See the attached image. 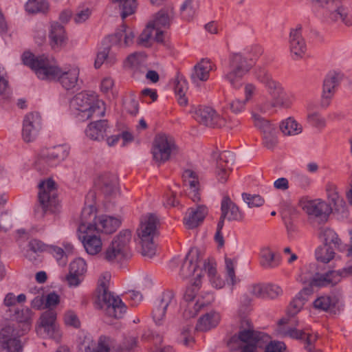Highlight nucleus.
<instances>
[{
    "mask_svg": "<svg viewBox=\"0 0 352 352\" xmlns=\"http://www.w3.org/2000/svg\"><path fill=\"white\" fill-rule=\"evenodd\" d=\"M96 192L89 191L85 199V206L80 217V221L94 230L97 233L111 234L120 226V219L107 214H98L96 206Z\"/></svg>",
    "mask_w": 352,
    "mask_h": 352,
    "instance_id": "nucleus-1",
    "label": "nucleus"
},
{
    "mask_svg": "<svg viewBox=\"0 0 352 352\" xmlns=\"http://www.w3.org/2000/svg\"><path fill=\"white\" fill-rule=\"evenodd\" d=\"M265 338H267V336L255 331L251 322L245 319L241 321L238 336H234L230 339L228 346L231 351L257 352V347L262 346Z\"/></svg>",
    "mask_w": 352,
    "mask_h": 352,
    "instance_id": "nucleus-2",
    "label": "nucleus"
},
{
    "mask_svg": "<svg viewBox=\"0 0 352 352\" xmlns=\"http://www.w3.org/2000/svg\"><path fill=\"white\" fill-rule=\"evenodd\" d=\"M111 274L103 273L98 280L97 292V303L101 309H104L106 314L114 318H120L126 312V307L118 296H114L108 291Z\"/></svg>",
    "mask_w": 352,
    "mask_h": 352,
    "instance_id": "nucleus-3",
    "label": "nucleus"
},
{
    "mask_svg": "<svg viewBox=\"0 0 352 352\" xmlns=\"http://www.w3.org/2000/svg\"><path fill=\"white\" fill-rule=\"evenodd\" d=\"M23 63L29 67L41 80L54 81L60 74V68L53 57L45 54L35 56L25 52L21 56Z\"/></svg>",
    "mask_w": 352,
    "mask_h": 352,
    "instance_id": "nucleus-4",
    "label": "nucleus"
},
{
    "mask_svg": "<svg viewBox=\"0 0 352 352\" xmlns=\"http://www.w3.org/2000/svg\"><path fill=\"white\" fill-rule=\"evenodd\" d=\"M71 106L78 112V116L82 120L94 117L101 118L104 115V103L92 93L78 94L72 99Z\"/></svg>",
    "mask_w": 352,
    "mask_h": 352,
    "instance_id": "nucleus-5",
    "label": "nucleus"
},
{
    "mask_svg": "<svg viewBox=\"0 0 352 352\" xmlns=\"http://www.w3.org/2000/svg\"><path fill=\"white\" fill-rule=\"evenodd\" d=\"M159 220L155 215L143 216L137 230L138 242L141 246V253L144 256L152 257L156 253L154 237L157 234Z\"/></svg>",
    "mask_w": 352,
    "mask_h": 352,
    "instance_id": "nucleus-6",
    "label": "nucleus"
},
{
    "mask_svg": "<svg viewBox=\"0 0 352 352\" xmlns=\"http://www.w3.org/2000/svg\"><path fill=\"white\" fill-rule=\"evenodd\" d=\"M256 77L265 84L271 96L270 102L263 103V111H269L272 108H289L291 107L293 97L285 91L279 82L274 80L264 70L260 71L259 74H256Z\"/></svg>",
    "mask_w": 352,
    "mask_h": 352,
    "instance_id": "nucleus-7",
    "label": "nucleus"
},
{
    "mask_svg": "<svg viewBox=\"0 0 352 352\" xmlns=\"http://www.w3.org/2000/svg\"><path fill=\"white\" fill-rule=\"evenodd\" d=\"M193 118L200 124L212 128H221L226 125L233 127L239 124L238 120H233L226 112H223L220 115L212 107L206 106H199L195 108Z\"/></svg>",
    "mask_w": 352,
    "mask_h": 352,
    "instance_id": "nucleus-8",
    "label": "nucleus"
},
{
    "mask_svg": "<svg viewBox=\"0 0 352 352\" xmlns=\"http://www.w3.org/2000/svg\"><path fill=\"white\" fill-rule=\"evenodd\" d=\"M200 285L201 280H195L185 292L184 299L187 305L184 311V316L187 318L197 316L199 311L208 307L212 301V297L210 294L198 295L197 292Z\"/></svg>",
    "mask_w": 352,
    "mask_h": 352,
    "instance_id": "nucleus-9",
    "label": "nucleus"
},
{
    "mask_svg": "<svg viewBox=\"0 0 352 352\" xmlns=\"http://www.w3.org/2000/svg\"><path fill=\"white\" fill-rule=\"evenodd\" d=\"M180 153L175 139L165 133L157 134L153 143L152 154L157 163H165Z\"/></svg>",
    "mask_w": 352,
    "mask_h": 352,
    "instance_id": "nucleus-10",
    "label": "nucleus"
},
{
    "mask_svg": "<svg viewBox=\"0 0 352 352\" xmlns=\"http://www.w3.org/2000/svg\"><path fill=\"white\" fill-rule=\"evenodd\" d=\"M131 232L128 230L121 231L114 237L105 250L103 257L109 262L120 261L131 255L130 242Z\"/></svg>",
    "mask_w": 352,
    "mask_h": 352,
    "instance_id": "nucleus-11",
    "label": "nucleus"
},
{
    "mask_svg": "<svg viewBox=\"0 0 352 352\" xmlns=\"http://www.w3.org/2000/svg\"><path fill=\"white\" fill-rule=\"evenodd\" d=\"M67 155V147L63 145L43 148L34 162L35 167L38 171L45 173Z\"/></svg>",
    "mask_w": 352,
    "mask_h": 352,
    "instance_id": "nucleus-12",
    "label": "nucleus"
},
{
    "mask_svg": "<svg viewBox=\"0 0 352 352\" xmlns=\"http://www.w3.org/2000/svg\"><path fill=\"white\" fill-rule=\"evenodd\" d=\"M254 65L252 59L243 57L241 54H232L230 58L229 70L226 78L234 87L240 85L245 75L251 69Z\"/></svg>",
    "mask_w": 352,
    "mask_h": 352,
    "instance_id": "nucleus-13",
    "label": "nucleus"
},
{
    "mask_svg": "<svg viewBox=\"0 0 352 352\" xmlns=\"http://www.w3.org/2000/svg\"><path fill=\"white\" fill-rule=\"evenodd\" d=\"M91 226H89L79 220L77 230L78 239L82 243L86 252L91 256H95L101 252L103 247L102 239Z\"/></svg>",
    "mask_w": 352,
    "mask_h": 352,
    "instance_id": "nucleus-14",
    "label": "nucleus"
},
{
    "mask_svg": "<svg viewBox=\"0 0 352 352\" xmlns=\"http://www.w3.org/2000/svg\"><path fill=\"white\" fill-rule=\"evenodd\" d=\"M38 199L44 212L54 211L58 201L57 188L52 179L43 180L39 184Z\"/></svg>",
    "mask_w": 352,
    "mask_h": 352,
    "instance_id": "nucleus-15",
    "label": "nucleus"
},
{
    "mask_svg": "<svg viewBox=\"0 0 352 352\" xmlns=\"http://www.w3.org/2000/svg\"><path fill=\"white\" fill-rule=\"evenodd\" d=\"M36 331L43 337H49L55 340H59L61 338L62 333L56 321L55 311L49 309L43 313L39 318Z\"/></svg>",
    "mask_w": 352,
    "mask_h": 352,
    "instance_id": "nucleus-16",
    "label": "nucleus"
},
{
    "mask_svg": "<svg viewBox=\"0 0 352 352\" xmlns=\"http://www.w3.org/2000/svg\"><path fill=\"white\" fill-rule=\"evenodd\" d=\"M43 126L41 116L38 112L28 113L23 120L22 135L26 142H32L38 136Z\"/></svg>",
    "mask_w": 352,
    "mask_h": 352,
    "instance_id": "nucleus-17",
    "label": "nucleus"
},
{
    "mask_svg": "<svg viewBox=\"0 0 352 352\" xmlns=\"http://www.w3.org/2000/svg\"><path fill=\"white\" fill-rule=\"evenodd\" d=\"M199 252L197 250H190L187 254L180 270L181 276L184 278L194 277L201 280L202 270L199 266Z\"/></svg>",
    "mask_w": 352,
    "mask_h": 352,
    "instance_id": "nucleus-18",
    "label": "nucleus"
},
{
    "mask_svg": "<svg viewBox=\"0 0 352 352\" xmlns=\"http://www.w3.org/2000/svg\"><path fill=\"white\" fill-rule=\"evenodd\" d=\"M300 208L309 216L327 218L331 212L329 206L322 199L309 200L302 198L300 200Z\"/></svg>",
    "mask_w": 352,
    "mask_h": 352,
    "instance_id": "nucleus-19",
    "label": "nucleus"
},
{
    "mask_svg": "<svg viewBox=\"0 0 352 352\" xmlns=\"http://www.w3.org/2000/svg\"><path fill=\"white\" fill-rule=\"evenodd\" d=\"M95 188L98 193L111 196L118 191V178L114 174L104 173L95 180Z\"/></svg>",
    "mask_w": 352,
    "mask_h": 352,
    "instance_id": "nucleus-20",
    "label": "nucleus"
},
{
    "mask_svg": "<svg viewBox=\"0 0 352 352\" xmlns=\"http://www.w3.org/2000/svg\"><path fill=\"white\" fill-rule=\"evenodd\" d=\"M289 48L296 58H302L307 52V45L302 36V26L298 25L292 28L289 34Z\"/></svg>",
    "mask_w": 352,
    "mask_h": 352,
    "instance_id": "nucleus-21",
    "label": "nucleus"
},
{
    "mask_svg": "<svg viewBox=\"0 0 352 352\" xmlns=\"http://www.w3.org/2000/svg\"><path fill=\"white\" fill-rule=\"evenodd\" d=\"M184 185L186 186L188 196L194 202L201 200L199 192V182L198 176L192 170H186L182 175Z\"/></svg>",
    "mask_w": 352,
    "mask_h": 352,
    "instance_id": "nucleus-22",
    "label": "nucleus"
},
{
    "mask_svg": "<svg viewBox=\"0 0 352 352\" xmlns=\"http://www.w3.org/2000/svg\"><path fill=\"white\" fill-rule=\"evenodd\" d=\"M316 3L321 6H327L329 10L335 8L334 11L330 13V17L333 21L341 19L346 25H352V15H349L346 10L339 6L340 2L338 0H315Z\"/></svg>",
    "mask_w": 352,
    "mask_h": 352,
    "instance_id": "nucleus-23",
    "label": "nucleus"
},
{
    "mask_svg": "<svg viewBox=\"0 0 352 352\" xmlns=\"http://www.w3.org/2000/svg\"><path fill=\"white\" fill-rule=\"evenodd\" d=\"M340 282L339 274L336 270L324 274H316L310 280L309 286L313 287H332Z\"/></svg>",
    "mask_w": 352,
    "mask_h": 352,
    "instance_id": "nucleus-24",
    "label": "nucleus"
},
{
    "mask_svg": "<svg viewBox=\"0 0 352 352\" xmlns=\"http://www.w3.org/2000/svg\"><path fill=\"white\" fill-rule=\"evenodd\" d=\"M173 14V8L161 10L155 16V19L149 23L156 30L157 42L163 41V32L161 28L169 27Z\"/></svg>",
    "mask_w": 352,
    "mask_h": 352,
    "instance_id": "nucleus-25",
    "label": "nucleus"
},
{
    "mask_svg": "<svg viewBox=\"0 0 352 352\" xmlns=\"http://www.w3.org/2000/svg\"><path fill=\"white\" fill-rule=\"evenodd\" d=\"M208 208L204 205H199L197 209H188L184 218V224L188 229L197 228L208 214Z\"/></svg>",
    "mask_w": 352,
    "mask_h": 352,
    "instance_id": "nucleus-26",
    "label": "nucleus"
},
{
    "mask_svg": "<svg viewBox=\"0 0 352 352\" xmlns=\"http://www.w3.org/2000/svg\"><path fill=\"white\" fill-rule=\"evenodd\" d=\"M10 316L16 322L15 324L22 331V333H27L31 327L32 321V312L28 308L17 307Z\"/></svg>",
    "mask_w": 352,
    "mask_h": 352,
    "instance_id": "nucleus-27",
    "label": "nucleus"
},
{
    "mask_svg": "<svg viewBox=\"0 0 352 352\" xmlns=\"http://www.w3.org/2000/svg\"><path fill=\"white\" fill-rule=\"evenodd\" d=\"M221 320L220 314L211 311L201 316L197 323L196 329L200 331H206L218 325Z\"/></svg>",
    "mask_w": 352,
    "mask_h": 352,
    "instance_id": "nucleus-28",
    "label": "nucleus"
},
{
    "mask_svg": "<svg viewBox=\"0 0 352 352\" xmlns=\"http://www.w3.org/2000/svg\"><path fill=\"white\" fill-rule=\"evenodd\" d=\"M50 45L54 50H59L66 44L67 36L64 28L56 23L52 25L50 34Z\"/></svg>",
    "mask_w": 352,
    "mask_h": 352,
    "instance_id": "nucleus-29",
    "label": "nucleus"
},
{
    "mask_svg": "<svg viewBox=\"0 0 352 352\" xmlns=\"http://www.w3.org/2000/svg\"><path fill=\"white\" fill-rule=\"evenodd\" d=\"M108 39L113 44L122 47H127L133 43L134 34L130 28L123 25L120 30L115 34L109 37Z\"/></svg>",
    "mask_w": 352,
    "mask_h": 352,
    "instance_id": "nucleus-30",
    "label": "nucleus"
},
{
    "mask_svg": "<svg viewBox=\"0 0 352 352\" xmlns=\"http://www.w3.org/2000/svg\"><path fill=\"white\" fill-rule=\"evenodd\" d=\"M79 76V69L72 67L67 71L60 69V74L56 80L67 89L74 87L77 83Z\"/></svg>",
    "mask_w": 352,
    "mask_h": 352,
    "instance_id": "nucleus-31",
    "label": "nucleus"
},
{
    "mask_svg": "<svg viewBox=\"0 0 352 352\" xmlns=\"http://www.w3.org/2000/svg\"><path fill=\"white\" fill-rule=\"evenodd\" d=\"M108 124L107 120H99L90 123L86 131V135L91 140H100L103 139L107 132Z\"/></svg>",
    "mask_w": 352,
    "mask_h": 352,
    "instance_id": "nucleus-32",
    "label": "nucleus"
},
{
    "mask_svg": "<svg viewBox=\"0 0 352 352\" xmlns=\"http://www.w3.org/2000/svg\"><path fill=\"white\" fill-rule=\"evenodd\" d=\"M221 212L230 220H240L243 218L238 206L228 196H224L222 199Z\"/></svg>",
    "mask_w": 352,
    "mask_h": 352,
    "instance_id": "nucleus-33",
    "label": "nucleus"
},
{
    "mask_svg": "<svg viewBox=\"0 0 352 352\" xmlns=\"http://www.w3.org/2000/svg\"><path fill=\"white\" fill-rule=\"evenodd\" d=\"M342 76L337 73L329 74L324 80L322 98L324 99L331 98L335 91L336 87L338 85Z\"/></svg>",
    "mask_w": 352,
    "mask_h": 352,
    "instance_id": "nucleus-34",
    "label": "nucleus"
},
{
    "mask_svg": "<svg viewBox=\"0 0 352 352\" xmlns=\"http://www.w3.org/2000/svg\"><path fill=\"white\" fill-rule=\"evenodd\" d=\"M215 65L208 59H202L195 66L194 78L205 81L209 78L210 72L214 69Z\"/></svg>",
    "mask_w": 352,
    "mask_h": 352,
    "instance_id": "nucleus-35",
    "label": "nucleus"
},
{
    "mask_svg": "<svg viewBox=\"0 0 352 352\" xmlns=\"http://www.w3.org/2000/svg\"><path fill=\"white\" fill-rule=\"evenodd\" d=\"M319 238L323 242L324 245L331 246L333 245L335 248H339L341 245V240L338 234L329 228H322L320 230Z\"/></svg>",
    "mask_w": 352,
    "mask_h": 352,
    "instance_id": "nucleus-36",
    "label": "nucleus"
},
{
    "mask_svg": "<svg viewBox=\"0 0 352 352\" xmlns=\"http://www.w3.org/2000/svg\"><path fill=\"white\" fill-rule=\"evenodd\" d=\"M24 334L14 324H6L0 329V342L11 339H19Z\"/></svg>",
    "mask_w": 352,
    "mask_h": 352,
    "instance_id": "nucleus-37",
    "label": "nucleus"
},
{
    "mask_svg": "<svg viewBox=\"0 0 352 352\" xmlns=\"http://www.w3.org/2000/svg\"><path fill=\"white\" fill-rule=\"evenodd\" d=\"M111 1L118 5L122 19L134 14L138 6L136 0H111Z\"/></svg>",
    "mask_w": 352,
    "mask_h": 352,
    "instance_id": "nucleus-38",
    "label": "nucleus"
},
{
    "mask_svg": "<svg viewBox=\"0 0 352 352\" xmlns=\"http://www.w3.org/2000/svg\"><path fill=\"white\" fill-rule=\"evenodd\" d=\"M263 109V103L256 105L252 111V116L254 124L256 127L258 128L261 131L272 125L268 120L263 118L260 113H265L267 111L262 110Z\"/></svg>",
    "mask_w": 352,
    "mask_h": 352,
    "instance_id": "nucleus-39",
    "label": "nucleus"
},
{
    "mask_svg": "<svg viewBox=\"0 0 352 352\" xmlns=\"http://www.w3.org/2000/svg\"><path fill=\"white\" fill-rule=\"evenodd\" d=\"M280 129L285 135H296L302 131V126L294 119L289 118L282 122Z\"/></svg>",
    "mask_w": 352,
    "mask_h": 352,
    "instance_id": "nucleus-40",
    "label": "nucleus"
},
{
    "mask_svg": "<svg viewBox=\"0 0 352 352\" xmlns=\"http://www.w3.org/2000/svg\"><path fill=\"white\" fill-rule=\"evenodd\" d=\"M263 135V144L267 148H273L277 144L276 129L272 125L261 131Z\"/></svg>",
    "mask_w": 352,
    "mask_h": 352,
    "instance_id": "nucleus-41",
    "label": "nucleus"
},
{
    "mask_svg": "<svg viewBox=\"0 0 352 352\" xmlns=\"http://www.w3.org/2000/svg\"><path fill=\"white\" fill-rule=\"evenodd\" d=\"M283 333H287L291 338L305 340L306 343L310 346L317 340V336L309 332L302 331L298 330L287 331L284 328L281 329Z\"/></svg>",
    "mask_w": 352,
    "mask_h": 352,
    "instance_id": "nucleus-42",
    "label": "nucleus"
},
{
    "mask_svg": "<svg viewBox=\"0 0 352 352\" xmlns=\"http://www.w3.org/2000/svg\"><path fill=\"white\" fill-rule=\"evenodd\" d=\"M335 256V252L331 246L322 245L317 248L316 258L318 261L328 263Z\"/></svg>",
    "mask_w": 352,
    "mask_h": 352,
    "instance_id": "nucleus-43",
    "label": "nucleus"
},
{
    "mask_svg": "<svg viewBox=\"0 0 352 352\" xmlns=\"http://www.w3.org/2000/svg\"><path fill=\"white\" fill-rule=\"evenodd\" d=\"M156 39V30L148 23L146 28L144 30L142 33L140 34L138 42V44L148 47L151 45V41Z\"/></svg>",
    "mask_w": 352,
    "mask_h": 352,
    "instance_id": "nucleus-44",
    "label": "nucleus"
},
{
    "mask_svg": "<svg viewBox=\"0 0 352 352\" xmlns=\"http://www.w3.org/2000/svg\"><path fill=\"white\" fill-rule=\"evenodd\" d=\"M230 172L231 170L228 165V162L224 160L221 155L217 161V177L218 180L221 183H225L228 180Z\"/></svg>",
    "mask_w": 352,
    "mask_h": 352,
    "instance_id": "nucleus-45",
    "label": "nucleus"
},
{
    "mask_svg": "<svg viewBox=\"0 0 352 352\" xmlns=\"http://www.w3.org/2000/svg\"><path fill=\"white\" fill-rule=\"evenodd\" d=\"M336 300L329 296H321L314 302V307L328 311L336 306Z\"/></svg>",
    "mask_w": 352,
    "mask_h": 352,
    "instance_id": "nucleus-46",
    "label": "nucleus"
},
{
    "mask_svg": "<svg viewBox=\"0 0 352 352\" xmlns=\"http://www.w3.org/2000/svg\"><path fill=\"white\" fill-rule=\"evenodd\" d=\"M25 300L26 296L25 294H21L18 296H15L12 293H8L4 298L3 303L6 307H9L8 311L12 313L19 307L17 304L24 302Z\"/></svg>",
    "mask_w": 352,
    "mask_h": 352,
    "instance_id": "nucleus-47",
    "label": "nucleus"
},
{
    "mask_svg": "<svg viewBox=\"0 0 352 352\" xmlns=\"http://www.w3.org/2000/svg\"><path fill=\"white\" fill-rule=\"evenodd\" d=\"M113 341L109 337L102 336L98 338L93 352H113Z\"/></svg>",
    "mask_w": 352,
    "mask_h": 352,
    "instance_id": "nucleus-48",
    "label": "nucleus"
},
{
    "mask_svg": "<svg viewBox=\"0 0 352 352\" xmlns=\"http://www.w3.org/2000/svg\"><path fill=\"white\" fill-rule=\"evenodd\" d=\"M20 339H11L0 342V352H22Z\"/></svg>",
    "mask_w": 352,
    "mask_h": 352,
    "instance_id": "nucleus-49",
    "label": "nucleus"
},
{
    "mask_svg": "<svg viewBox=\"0 0 352 352\" xmlns=\"http://www.w3.org/2000/svg\"><path fill=\"white\" fill-rule=\"evenodd\" d=\"M25 8L30 13H37L47 12L49 6L45 0H29Z\"/></svg>",
    "mask_w": 352,
    "mask_h": 352,
    "instance_id": "nucleus-50",
    "label": "nucleus"
},
{
    "mask_svg": "<svg viewBox=\"0 0 352 352\" xmlns=\"http://www.w3.org/2000/svg\"><path fill=\"white\" fill-rule=\"evenodd\" d=\"M263 265L267 267H274L278 264V260L276 258L274 253L269 248L263 249L261 251Z\"/></svg>",
    "mask_w": 352,
    "mask_h": 352,
    "instance_id": "nucleus-51",
    "label": "nucleus"
},
{
    "mask_svg": "<svg viewBox=\"0 0 352 352\" xmlns=\"http://www.w3.org/2000/svg\"><path fill=\"white\" fill-rule=\"evenodd\" d=\"M146 58V55L144 53L135 52L130 54L124 62L126 67L129 68H134L139 66Z\"/></svg>",
    "mask_w": 352,
    "mask_h": 352,
    "instance_id": "nucleus-52",
    "label": "nucleus"
},
{
    "mask_svg": "<svg viewBox=\"0 0 352 352\" xmlns=\"http://www.w3.org/2000/svg\"><path fill=\"white\" fill-rule=\"evenodd\" d=\"M69 270L74 274H78V276L85 277V274L87 272V263L81 258H78L74 260L69 265Z\"/></svg>",
    "mask_w": 352,
    "mask_h": 352,
    "instance_id": "nucleus-53",
    "label": "nucleus"
},
{
    "mask_svg": "<svg viewBox=\"0 0 352 352\" xmlns=\"http://www.w3.org/2000/svg\"><path fill=\"white\" fill-rule=\"evenodd\" d=\"M327 192L328 199L335 206H342L343 199L339 195L337 190V187L335 185L329 184L327 186Z\"/></svg>",
    "mask_w": 352,
    "mask_h": 352,
    "instance_id": "nucleus-54",
    "label": "nucleus"
},
{
    "mask_svg": "<svg viewBox=\"0 0 352 352\" xmlns=\"http://www.w3.org/2000/svg\"><path fill=\"white\" fill-rule=\"evenodd\" d=\"M226 263V270L228 276V278H229L232 285H234L237 283V279L235 276V265L236 263V261L234 258L226 257L225 258Z\"/></svg>",
    "mask_w": 352,
    "mask_h": 352,
    "instance_id": "nucleus-55",
    "label": "nucleus"
},
{
    "mask_svg": "<svg viewBox=\"0 0 352 352\" xmlns=\"http://www.w3.org/2000/svg\"><path fill=\"white\" fill-rule=\"evenodd\" d=\"M243 200L248 204L249 207H259L264 204V199L258 195H251L249 193H243Z\"/></svg>",
    "mask_w": 352,
    "mask_h": 352,
    "instance_id": "nucleus-56",
    "label": "nucleus"
},
{
    "mask_svg": "<svg viewBox=\"0 0 352 352\" xmlns=\"http://www.w3.org/2000/svg\"><path fill=\"white\" fill-rule=\"evenodd\" d=\"M157 99V94L155 89L146 88L142 90L140 94V100L142 102L151 104Z\"/></svg>",
    "mask_w": 352,
    "mask_h": 352,
    "instance_id": "nucleus-57",
    "label": "nucleus"
},
{
    "mask_svg": "<svg viewBox=\"0 0 352 352\" xmlns=\"http://www.w3.org/2000/svg\"><path fill=\"white\" fill-rule=\"evenodd\" d=\"M63 320L66 325L72 326L75 328L80 327V320L77 314L74 311H67L64 314Z\"/></svg>",
    "mask_w": 352,
    "mask_h": 352,
    "instance_id": "nucleus-58",
    "label": "nucleus"
},
{
    "mask_svg": "<svg viewBox=\"0 0 352 352\" xmlns=\"http://www.w3.org/2000/svg\"><path fill=\"white\" fill-rule=\"evenodd\" d=\"M305 305V300L298 296L295 298L289 304L288 307V313L291 316H294L298 314Z\"/></svg>",
    "mask_w": 352,
    "mask_h": 352,
    "instance_id": "nucleus-59",
    "label": "nucleus"
},
{
    "mask_svg": "<svg viewBox=\"0 0 352 352\" xmlns=\"http://www.w3.org/2000/svg\"><path fill=\"white\" fill-rule=\"evenodd\" d=\"M175 305V294L173 291H165L162 297L160 305L167 309L168 307H173Z\"/></svg>",
    "mask_w": 352,
    "mask_h": 352,
    "instance_id": "nucleus-60",
    "label": "nucleus"
},
{
    "mask_svg": "<svg viewBox=\"0 0 352 352\" xmlns=\"http://www.w3.org/2000/svg\"><path fill=\"white\" fill-rule=\"evenodd\" d=\"M195 10L192 6V0H187L182 7V15L185 19L189 21L192 19Z\"/></svg>",
    "mask_w": 352,
    "mask_h": 352,
    "instance_id": "nucleus-61",
    "label": "nucleus"
},
{
    "mask_svg": "<svg viewBox=\"0 0 352 352\" xmlns=\"http://www.w3.org/2000/svg\"><path fill=\"white\" fill-rule=\"evenodd\" d=\"M248 102L245 99H240L237 96L230 102V108L234 113L242 111Z\"/></svg>",
    "mask_w": 352,
    "mask_h": 352,
    "instance_id": "nucleus-62",
    "label": "nucleus"
},
{
    "mask_svg": "<svg viewBox=\"0 0 352 352\" xmlns=\"http://www.w3.org/2000/svg\"><path fill=\"white\" fill-rule=\"evenodd\" d=\"M282 292V289L278 285L273 284L265 285V297L274 298L280 295Z\"/></svg>",
    "mask_w": 352,
    "mask_h": 352,
    "instance_id": "nucleus-63",
    "label": "nucleus"
},
{
    "mask_svg": "<svg viewBox=\"0 0 352 352\" xmlns=\"http://www.w3.org/2000/svg\"><path fill=\"white\" fill-rule=\"evenodd\" d=\"M285 345L282 342H270L266 347L265 352H283Z\"/></svg>",
    "mask_w": 352,
    "mask_h": 352,
    "instance_id": "nucleus-64",
    "label": "nucleus"
}]
</instances>
